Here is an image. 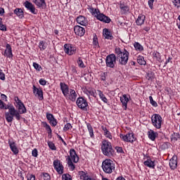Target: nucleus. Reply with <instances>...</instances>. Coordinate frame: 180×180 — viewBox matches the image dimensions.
<instances>
[{
  "mask_svg": "<svg viewBox=\"0 0 180 180\" xmlns=\"http://www.w3.org/2000/svg\"><path fill=\"white\" fill-rule=\"evenodd\" d=\"M115 53L116 54L115 57L120 64H121V65H126L127 61H129V51L126 49L122 51L120 48H115Z\"/></svg>",
  "mask_w": 180,
  "mask_h": 180,
  "instance_id": "1",
  "label": "nucleus"
},
{
  "mask_svg": "<svg viewBox=\"0 0 180 180\" xmlns=\"http://www.w3.org/2000/svg\"><path fill=\"white\" fill-rule=\"evenodd\" d=\"M101 150L103 155H106V157H113L115 155V150L112 148V143L108 141L102 142Z\"/></svg>",
  "mask_w": 180,
  "mask_h": 180,
  "instance_id": "2",
  "label": "nucleus"
},
{
  "mask_svg": "<svg viewBox=\"0 0 180 180\" xmlns=\"http://www.w3.org/2000/svg\"><path fill=\"white\" fill-rule=\"evenodd\" d=\"M70 156H68L66 158V161H68V165L72 169V171H74L75 169V165H74V163L78 162L79 161V158L77 155V152H75V150L74 149H70Z\"/></svg>",
  "mask_w": 180,
  "mask_h": 180,
  "instance_id": "3",
  "label": "nucleus"
},
{
  "mask_svg": "<svg viewBox=\"0 0 180 180\" xmlns=\"http://www.w3.org/2000/svg\"><path fill=\"white\" fill-rule=\"evenodd\" d=\"M92 15H94L98 20H101V22H103L104 23H110V18L108 16H106L103 13H101V11H99V9H91Z\"/></svg>",
  "mask_w": 180,
  "mask_h": 180,
  "instance_id": "4",
  "label": "nucleus"
},
{
  "mask_svg": "<svg viewBox=\"0 0 180 180\" xmlns=\"http://www.w3.org/2000/svg\"><path fill=\"white\" fill-rule=\"evenodd\" d=\"M102 168L105 174H112L113 169H115V166H113V164L110 159H106L102 163Z\"/></svg>",
  "mask_w": 180,
  "mask_h": 180,
  "instance_id": "5",
  "label": "nucleus"
},
{
  "mask_svg": "<svg viewBox=\"0 0 180 180\" xmlns=\"http://www.w3.org/2000/svg\"><path fill=\"white\" fill-rule=\"evenodd\" d=\"M116 60L117 58L115 53L107 56L105 58L106 67H108V68H115V65H116Z\"/></svg>",
  "mask_w": 180,
  "mask_h": 180,
  "instance_id": "6",
  "label": "nucleus"
},
{
  "mask_svg": "<svg viewBox=\"0 0 180 180\" xmlns=\"http://www.w3.org/2000/svg\"><path fill=\"white\" fill-rule=\"evenodd\" d=\"M17 112L18 110H16L15 109V107L13 105H11V108L8 109V112H5L6 120L8 123H11V122L13 121V116H15V114Z\"/></svg>",
  "mask_w": 180,
  "mask_h": 180,
  "instance_id": "7",
  "label": "nucleus"
},
{
  "mask_svg": "<svg viewBox=\"0 0 180 180\" xmlns=\"http://www.w3.org/2000/svg\"><path fill=\"white\" fill-rule=\"evenodd\" d=\"M153 125L156 129H161V123H162V117L158 114H154L151 118Z\"/></svg>",
  "mask_w": 180,
  "mask_h": 180,
  "instance_id": "8",
  "label": "nucleus"
},
{
  "mask_svg": "<svg viewBox=\"0 0 180 180\" xmlns=\"http://www.w3.org/2000/svg\"><path fill=\"white\" fill-rule=\"evenodd\" d=\"M76 103L79 109H82V110H88L86 108L88 106V102L83 97H79Z\"/></svg>",
  "mask_w": 180,
  "mask_h": 180,
  "instance_id": "9",
  "label": "nucleus"
},
{
  "mask_svg": "<svg viewBox=\"0 0 180 180\" xmlns=\"http://www.w3.org/2000/svg\"><path fill=\"white\" fill-rule=\"evenodd\" d=\"M53 167L58 174H60V175H62V174H64V167L63 166L59 160H56L53 161Z\"/></svg>",
  "mask_w": 180,
  "mask_h": 180,
  "instance_id": "10",
  "label": "nucleus"
},
{
  "mask_svg": "<svg viewBox=\"0 0 180 180\" xmlns=\"http://www.w3.org/2000/svg\"><path fill=\"white\" fill-rule=\"evenodd\" d=\"M64 51L66 54L69 56H72V54H75V51H77V49L74 47L72 44H66L64 45Z\"/></svg>",
  "mask_w": 180,
  "mask_h": 180,
  "instance_id": "11",
  "label": "nucleus"
},
{
  "mask_svg": "<svg viewBox=\"0 0 180 180\" xmlns=\"http://www.w3.org/2000/svg\"><path fill=\"white\" fill-rule=\"evenodd\" d=\"M120 139H122V140L128 143H133L136 141V139L134 138V134H133L132 133L127 134L126 135L120 134Z\"/></svg>",
  "mask_w": 180,
  "mask_h": 180,
  "instance_id": "12",
  "label": "nucleus"
},
{
  "mask_svg": "<svg viewBox=\"0 0 180 180\" xmlns=\"http://www.w3.org/2000/svg\"><path fill=\"white\" fill-rule=\"evenodd\" d=\"M74 32L77 36H79L80 37H82L85 34V28L79 26V25H75L74 27Z\"/></svg>",
  "mask_w": 180,
  "mask_h": 180,
  "instance_id": "13",
  "label": "nucleus"
},
{
  "mask_svg": "<svg viewBox=\"0 0 180 180\" xmlns=\"http://www.w3.org/2000/svg\"><path fill=\"white\" fill-rule=\"evenodd\" d=\"M60 86L64 96H65V98H68L70 93V88L68 87V85H67L65 83L60 82Z\"/></svg>",
  "mask_w": 180,
  "mask_h": 180,
  "instance_id": "14",
  "label": "nucleus"
},
{
  "mask_svg": "<svg viewBox=\"0 0 180 180\" xmlns=\"http://www.w3.org/2000/svg\"><path fill=\"white\" fill-rule=\"evenodd\" d=\"M24 5L28 11H30L31 13H33L34 15H36L37 13H36V8H34V5H33V4H32L31 2L26 1L24 3Z\"/></svg>",
  "mask_w": 180,
  "mask_h": 180,
  "instance_id": "15",
  "label": "nucleus"
},
{
  "mask_svg": "<svg viewBox=\"0 0 180 180\" xmlns=\"http://www.w3.org/2000/svg\"><path fill=\"white\" fill-rule=\"evenodd\" d=\"M178 160V158L176 155H174L170 160H169V167L171 169H175L178 165V162L176 160Z\"/></svg>",
  "mask_w": 180,
  "mask_h": 180,
  "instance_id": "16",
  "label": "nucleus"
},
{
  "mask_svg": "<svg viewBox=\"0 0 180 180\" xmlns=\"http://www.w3.org/2000/svg\"><path fill=\"white\" fill-rule=\"evenodd\" d=\"M33 92L39 98V101H43V90L37 89L36 86H33Z\"/></svg>",
  "mask_w": 180,
  "mask_h": 180,
  "instance_id": "17",
  "label": "nucleus"
},
{
  "mask_svg": "<svg viewBox=\"0 0 180 180\" xmlns=\"http://www.w3.org/2000/svg\"><path fill=\"white\" fill-rule=\"evenodd\" d=\"M32 2L35 4L40 9H46V1L44 0H32Z\"/></svg>",
  "mask_w": 180,
  "mask_h": 180,
  "instance_id": "18",
  "label": "nucleus"
},
{
  "mask_svg": "<svg viewBox=\"0 0 180 180\" xmlns=\"http://www.w3.org/2000/svg\"><path fill=\"white\" fill-rule=\"evenodd\" d=\"M103 35L105 39H107L108 40H113V35L112 34V32H110V31L107 28L103 29Z\"/></svg>",
  "mask_w": 180,
  "mask_h": 180,
  "instance_id": "19",
  "label": "nucleus"
},
{
  "mask_svg": "<svg viewBox=\"0 0 180 180\" xmlns=\"http://www.w3.org/2000/svg\"><path fill=\"white\" fill-rule=\"evenodd\" d=\"M6 49L4 52V56L6 57H8L9 58L13 57V54H12V47L9 44H7L6 46Z\"/></svg>",
  "mask_w": 180,
  "mask_h": 180,
  "instance_id": "20",
  "label": "nucleus"
},
{
  "mask_svg": "<svg viewBox=\"0 0 180 180\" xmlns=\"http://www.w3.org/2000/svg\"><path fill=\"white\" fill-rule=\"evenodd\" d=\"M77 22L82 26H86L88 25V21L82 15H79L77 18Z\"/></svg>",
  "mask_w": 180,
  "mask_h": 180,
  "instance_id": "21",
  "label": "nucleus"
},
{
  "mask_svg": "<svg viewBox=\"0 0 180 180\" xmlns=\"http://www.w3.org/2000/svg\"><path fill=\"white\" fill-rule=\"evenodd\" d=\"M121 103H122V106L124 107V110L127 109V103L129 102V97L127 95L124 94L122 97H120Z\"/></svg>",
  "mask_w": 180,
  "mask_h": 180,
  "instance_id": "22",
  "label": "nucleus"
},
{
  "mask_svg": "<svg viewBox=\"0 0 180 180\" xmlns=\"http://www.w3.org/2000/svg\"><path fill=\"white\" fill-rule=\"evenodd\" d=\"M8 144L10 146V148L11 151L13 153V154H18L19 153V149H18V147H16V143L13 141H8Z\"/></svg>",
  "mask_w": 180,
  "mask_h": 180,
  "instance_id": "23",
  "label": "nucleus"
},
{
  "mask_svg": "<svg viewBox=\"0 0 180 180\" xmlns=\"http://www.w3.org/2000/svg\"><path fill=\"white\" fill-rule=\"evenodd\" d=\"M68 96L70 101H72V102H75L77 99V93L75 92V90L70 89Z\"/></svg>",
  "mask_w": 180,
  "mask_h": 180,
  "instance_id": "24",
  "label": "nucleus"
},
{
  "mask_svg": "<svg viewBox=\"0 0 180 180\" xmlns=\"http://www.w3.org/2000/svg\"><path fill=\"white\" fill-rule=\"evenodd\" d=\"M144 20H146V15H139L136 20L137 26H141V25H144Z\"/></svg>",
  "mask_w": 180,
  "mask_h": 180,
  "instance_id": "25",
  "label": "nucleus"
},
{
  "mask_svg": "<svg viewBox=\"0 0 180 180\" xmlns=\"http://www.w3.org/2000/svg\"><path fill=\"white\" fill-rule=\"evenodd\" d=\"M14 13L17 15L18 18H20V19H22V18L24 17V13L22 8H15L14 10Z\"/></svg>",
  "mask_w": 180,
  "mask_h": 180,
  "instance_id": "26",
  "label": "nucleus"
},
{
  "mask_svg": "<svg viewBox=\"0 0 180 180\" xmlns=\"http://www.w3.org/2000/svg\"><path fill=\"white\" fill-rule=\"evenodd\" d=\"M144 165L148 167V168H154L155 167L154 161L151 160V159H148L146 161H145Z\"/></svg>",
  "mask_w": 180,
  "mask_h": 180,
  "instance_id": "27",
  "label": "nucleus"
},
{
  "mask_svg": "<svg viewBox=\"0 0 180 180\" xmlns=\"http://www.w3.org/2000/svg\"><path fill=\"white\" fill-rule=\"evenodd\" d=\"M18 112L20 113V115H22V113H26V107L25 106V104L22 103L21 104H18Z\"/></svg>",
  "mask_w": 180,
  "mask_h": 180,
  "instance_id": "28",
  "label": "nucleus"
},
{
  "mask_svg": "<svg viewBox=\"0 0 180 180\" xmlns=\"http://www.w3.org/2000/svg\"><path fill=\"white\" fill-rule=\"evenodd\" d=\"M97 92L98 93V96L101 98V101H103L104 103H108V98H106L102 91L97 90Z\"/></svg>",
  "mask_w": 180,
  "mask_h": 180,
  "instance_id": "29",
  "label": "nucleus"
},
{
  "mask_svg": "<svg viewBox=\"0 0 180 180\" xmlns=\"http://www.w3.org/2000/svg\"><path fill=\"white\" fill-rule=\"evenodd\" d=\"M148 137L152 141L155 140V137H157V133L154 132V131L150 130L148 131Z\"/></svg>",
  "mask_w": 180,
  "mask_h": 180,
  "instance_id": "30",
  "label": "nucleus"
},
{
  "mask_svg": "<svg viewBox=\"0 0 180 180\" xmlns=\"http://www.w3.org/2000/svg\"><path fill=\"white\" fill-rule=\"evenodd\" d=\"M102 130H103L104 134L105 136H106V137H108V139H112V135H110V132L108 131V129H106V127H102Z\"/></svg>",
  "mask_w": 180,
  "mask_h": 180,
  "instance_id": "31",
  "label": "nucleus"
},
{
  "mask_svg": "<svg viewBox=\"0 0 180 180\" xmlns=\"http://www.w3.org/2000/svg\"><path fill=\"white\" fill-rule=\"evenodd\" d=\"M137 62L140 64V65H146V60H144V58L143 56H139L137 58Z\"/></svg>",
  "mask_w": 180,
  "mask_h": 180,
  "instance_id": "32",
  "label": "nucleus"
},
{
  "mask_svg": "<svg viewBox=\"0 0 180 180\" xmlns=\"http://www.w3.org/2000/svg\"><path fill=\"white\" fill-rule=\"evenodd\" d=\"M134 47L136 50H138L139 51H143V46H141V44H140L139 42H136L134 44Z\"/></svg>",
  "mask_w": 180,
  "mask_h": 180,
  "instance_id": "33",
  "label": "nucleus"
},
{
  "mask_svg": "<svg viewBox=\"0 0 180 180\" xmlns=\"http://www.w3.org/2000/svg\"><path fill=\"white\" fill-rule=\"evenodd\" d=\"M93 44L96 47H99V42L98 41V36L95 35L93 38Z\"/></svg>",
  "mask_w": 180,
  "mask_h": 180,
  "instance_id": "34",
  "label": "nucleus"
},
{
  "mask_svg": "<svg viewBox=\"0 0 180 180\" xmlns=\"http://www.w3.org/2000/svg\"><path fill=\"white\" fill-rule=\"evenodd\" d=\"M87 129L89 131L90 137H94V129H92V126L90 124H87Z\"/></svg>",
  "mask_w": 180,
  "mask_h": 180,
  "instance_id": "35",
  "label": "nucleus"
},
{
  "mask_svg": "<svg viewBox=\"0 0 180 180\" xmlns=\"http://www.w3.org/2000/svg\"><path fill=\"white\" fill-rule=\"evenodd\" d=\"M39 47L40 50H46V42L41 41L39 42Z\"/></svg>",
  "mask_w": 180,
  "mask_h": 180,
  "instance_id": "36",
  "label": "nucleus"
},
{
  "mask_svg": "<svg viewBox=\"0 0 180 180\" xmlns=\"http://www.w3.org/2000/svg\"><path fill=\"white\" fill-rule=\"evenodd\" d=\"M149 101L150 103L152 104V106H154L155 108H157V106H158V104L157 103V102H155L153 99V96H149Z\"/></svg>",
  "mask_w": 180,
  "mask_h": 180,
  "instance_id": "37",
  "label": "nucleus"
},
{
  "mask_svg": "<svg viewBox=\"0 0 180 180\" xmlns=\"http://www.w3.org/2000/svg\"><path fill=\"white\" fill-rule=\"evenodd\" d=\"M80 174V179L83 180H86L87 178H89L86 176V173L84 172H79Z\"/></svg>",
  "mask_w": 180,
  "mask_h": 180,
  "instance_id": "38",
  "label": "nucleus"
},
{
  "mask_svg": "<svg viewBox=\"0 0 180 180\" xmlns=\"http://www.w3.org/2000/svg\"><path fill=\"white\" fill-rule=\"evenodd\" d=\"M70 129H72V126L71 125V124L67 123L65 125L63 130H64V131H68V130H70Z\"/></svg>",
  "mask_w": 180,
  "mask_h": 180,
  "instance_id": "39",
  "label": "nucleus"
},
{
  "mask_svg": "<svg viewBox=\"0 0 180 180\" xmlns=\"http://www.w3.org/2000/svg\"><path fill=\"white\" fill-rule=\"evenodd\" d=\"M33 67L37 71H41V66L37 63H33Z\"/></svg>",
  "mask_w": 180,
  "mask_h": 180,
  "instance_id": "40",
  "label": "nucleus"
},
{
  "mask_svg": "<svg viewBox=\"0 0 180 180\" xmlns=\"http://www.w3.org/2000/svg\"><path fill=\"white\" fill-rule=\"evenodd\" d=\"M62 179L63 180H72L71 178V175L70 174H63L62 175Z\"/></svg>",
  "mask_w": 180,
  "mask_h": 180,
  "instance_id": "41",
  "label": "nucleus"
},
{
  "mask_svg": "<svg viewBox=\"0 0 180 180\" xmlns=\"http://www.w3.org/2000/svg\"><path fill=\"white\" fill-rule=\"evenodd\" d=\"M50 124H51V126H53V127H56V126H57V120H56V118H53L52 120H51L49 121Z\"/></svg>",
  "mask_w": 180,
  "mask_h": 180,
  "instance_id": "42",
  "label": "nucleus"
},
{
  "mask_svg": "<svg viewBox=\"0 0 180 180\" xmlns=\"http://www.w3.org/2000/svg\"><path fill=\"white\" fill-rule=\"evenodd\" d=\"M146 78L148 79V81H153V79L154 78V74L153 72L148 73Z\"/></svg>",
  "mask_w": 180,
  "mask_h": 180,
  "instance_id": "43",
  "label": "nucleus"
},
{
  "mask_svg": "<svg viewBox=\"0 0 180 180\" xmlns=\"http://www.w3.org/2000/svg\"><path fill=\"white\" fill-rule=\"evenodd\" d=\"M77 64H78L79 67H81V68H84V62L82 61V59H81V58H78Z\"/></svg>",
  "mask_w": 180,
  "mask_h": 180,
  "instance_id": "44",
  "label": "nucleus"
},
{
  "mask_svg": "<svg viewBox=\"0 0 180 180\" xmlns=\"http://www.w3.org/2000/svg\"><path fill=\"white\" fill-rule=\"evenodd\" d=\"M153 56L155 57V58H157V60L159 62L161 61V55H160L159 52H156V53H153Z\"/></svg>",
  "mask_w": 180,
  "mask_h": 180,
  "instance_id": "45",
  "label": "nucleus"
},
{
  "mask_svg": "<svg viewBox=\"0 0 180 180\" xmlns=\"http://www.w3.org/2000/svg\"><path fill=\"white\" fill-rule=\"evenodd\" d=\"M44 180H50L51 179V177L50 176V174L48 173H43Z\"/></svg>",
  "mask_w": 180,
  "mask_h": 180,
  "instance_id": "46",
  "label": "nucleus"
},
{
  "mask_svg": "<svg viewBox=\"0 0 180 180\" xmlns=\"http://www.w3.org/2000/svg\"><path fill=\"white\" fill-rule=\"evenodd\" d=\"M89 94L91 96H94V98H96V90L93 89L89 91Z\"/></svg>",
  "mask_w": 180,
  "mask_h": 180,
  "instance_id": "47",
  "label": "nucleus"
},
{
  "mask_svg": "<svg viewBox=\"0 0 180 180\" xmlns=\"http://www.w3.org/2000/svg\"><path fill=\"white\" fill-rule=\"evenodd\" d=\"M106 77H108V73L104 72L101 75V81H106Z\"/></svg>",
  "mask_w": 180,
  "mask_h": 180,
  "instance_id": "48",
  "label": "nucleus"
},
{
  "mask_svg": "<svg viewBox=\"0 0 180 180\" xmlns=\"http://www.w3.org/2000/svg\"><path fill=\"white\" fill-rule=\"evenodd\" d=\"M48 145L49 148H51V150H56V146L53 143V142H49Z\"/></svg>",
  "mask_w": 180,
  "mask_h": 180,
  "instance_id": "49",
  "label": "nucleus"
},
{
  "mask_svg": "<svg viewBox=\"0 0 180 180\" xmlns=\"http://www.w3.org/2000/svg\"><path fill=\"white\" fill-rule=\"evenodd\" d=\"M53 117L54 116L52 114H50L49 112L46 113V119L49 120V122L53 120Z\"/></svg>",
  "mask_w": 180,
  "mask_h": 180,
  "instance_id": "50",
  "label": "nucleus"
},
{
  "mask_svg": "<svg viewBox=\"0 0 180 180\" xmlns=\"http://www.w3.org/2000/svg\"><path fill=\"white\" fill-rule=\"evenodd\" d=\"M0 30H2V32H6V26L2 24L1 22H0Z\"/></svg>",
  "mask_w": 180,
  "mask_h": 180,
  "instance_id": "51",
  "label": "nucleus"
},
{
  "mask_svg": "<svg viewBox=\"0 0 180 180\" xmlns=\"http://www.w3.org/2000/svg\"><path fill=\"white\" fill-rule=\"evenodd\" d=\"M27 180H34V179H36V176H34V175H33V174H28V175H27Z\"/></svg>",
  "mask_w": 180,
  "mask_h": 180,
  "instance_id": "52",
  "label": "nucleus"
},
{
  "mask_svg": "<svg viewBox=\"0 0 180 180\" xmlns=\"http://www.w3.org/2000/svg\"><path fill=\"white\" fill-rule=\"evenodd\" d=\"M174 5H175L177 8H180V0H174Z\"/></svg>",
  "mask_w": 180,
  "mask_h": 180,
  "instance_id": "53",
  "label": "nucleus"
},
{
  "mask_svg": "<svg viewBox=\"0 0 180 180\" xmlns=\"http://www.w3.org/2000/svg\"><path fill=\"white\" fill-rule=\"evenodd\" d=\"M0 79L1 81H5V74L2 72V70H0Z\"/></svg>",
  "mask_w": 180,
  "mask_h": 180,
  "instance_id": "54",
  "label": "nucleus"
},
{
  "mask_svg": "<svg viewBox=\"0 0 180 180\" xmlns=\"http://www.w3.org/2000/svg\"><path fill=\"white\" fill-rule=\"evenodd\" d=\"M39 84H40V85L44 86V85H46V84H47V82L44 79H40Z\"/></svg>",
  "mask_w": 180,
  "mask_h": 180,
  "instance_id": "55",
  "label": "nucleus"
},
{
  "mask_svg": "<svg viewBox=\"0 0 180 180\" xmlns=\"http://www.w3.org/2000/svg\"><path fill=\"white\" fill-rule=\"evenodd\" d=\"M20 112H19V111H17L15 114L14 116H15V118L17 119V120H20V114H19Z\"/></svg>",
  "mask_w": 180,
  "mask_h": 180,
  "instance_id": "56",
  "label": "nucleus"
},
{
  "mask_svg": "<svg viewBox=\"0 0 180 180\" xmlns=\"http://www.w3.org/2000/svg\"><path fill=\"white\" fill-rule=\"evenodd\" d=\"M179 139V135L178 134H174L173 137L172 138V140H174V141H176Z\"/></svg>",
  "mask_w": 180,
  "mask_h": 180,
  "instance_id": "57",
  "label": "nucleus"
},
{
  "mask_svg": "<svg viewBox=\"0 0 180 180\" xmlns=\"http://www.w3.org/2000/svg\"><path fill=\"white\" fill-rule=\"evenodd\" d=\"M32 156H33V157H37V155H39L38 152H37V149H36V148L34 149V150H32Z\"/></svg>",
  "mask_w": 180,
  "mask_h": 180,
  "instance_id": "58",
  "label": "nucleus"
},
{
  "mask_svg": "<svg viewBox=\"0 0 180 180\" xmlns=\"http://www.w3.org/2000/svg\"><path fill=\"white\" fill-rule=\"evenodd\" d=\"M15 101L17 103V105H20L21 103H23L20 99H19V97H15Z\"/></svg>",
  "mask_w": 180,
  "mask_h": 180,
  "instance_id": "59",
  "label": "nucleus"
},
{
  "mask_svg": "<svg viewBox=\"0 0 180 180\" xmlns=\"http://www.w3.org/2000/svg\"><path fill=\"white\" fill-rule=\"evenodd\" d=\"M46 130L48 131V134H51V127H50V125H46L45 127Z\"/></svg>",
  "mask_w": 180,
  "mask_h": 180,
  "instance_id": "60",
  "label": "nucleus"
},
{
  "mask_svg": "<svg viewBox=\"0 0 180 180\" xmlns=\"http://www.w3.org/2000/svg\"><path fill=\"white\" fill-rule=\"evenodd\" d=\"M148 4L149 5V8L153 9V4H154V0H148Z\"/></svg>",
  "mask_w": 180,
  "mask_h": 180,
  "instance_id": "61",
  "label": "nucleus"
},
{
  "mask_svg": "<svg viewBox=\"0 0 180 180\" xmlns=\"http://www.w3.org/2000/svg\"><path fill=\"white\" fill-rule=\"evenodd\" d=\"M115 150L117 153H123V148L122 147L117 146L115 147Z\"/></svg>",
  "mask_w": 180,
  "mask_h": 180,
  "instance_id": "62",
  "label": "nucleus"
},
{
  "mask_svg": "<svg viewBox=\"0 0 180 180\" xmlns=\"http://www.w3.org/2000/svg\"><path fill=\"white\" fill-rule=\"evenodd\" d=\"M58 138L59 140H60V141H62L63 143L64 146H67V143H65V141H64V139H63L61 136L58 135Z\"/></svg>",
  "mask_w": 180,
  "mask_h": 180,
  "instance_id": "63",
  "label": "nucleus"
},
{
  "mask_svg": "<svg viewBox=\"0 0 180 180\" xmlns=\"http://www.w3.org/2000/svg\"><path fill=\"white\" fill-rule=\"evenodd\" d=\"M121 9L124 11V12H127L129 11V7L128 6H122Z\"/></svg>",
  "mask_w": 180,
  "mask_h": 180,
  "instance_id": "64",
  "label": "nucleus"
}]
</instances>
